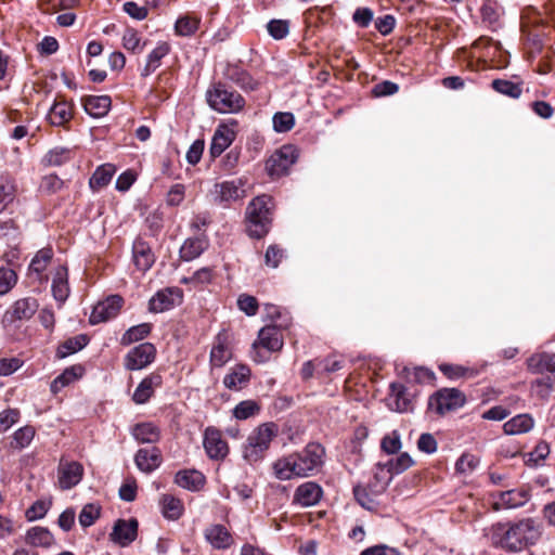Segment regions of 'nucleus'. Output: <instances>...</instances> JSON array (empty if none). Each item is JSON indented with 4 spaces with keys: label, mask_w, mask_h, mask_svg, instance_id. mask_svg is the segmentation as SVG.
<instances>
[{
    "label": "nucleus",
    "mask_w": 555,
    "mask_h": 555,
    "mask_svg": "<svg viewBox=\"0 0 555 555\" xmlns=\"http://www.w3.org/2000/svg\"><path fill=\"white\" fill-rule=\"evenodd\" d=\"M325 449L315 442L302 450L276 459L272 465L273 476L281 481L306 478L315 475L324 463Z\"/></svg>",
    "instance_id": "nucleus-1"
},
{
    "label": "nucleus",
    "mask_w": 555,
    "mask_h": 555,
    "mask_svg": "<svg viewBox=\"0 0 555 555\" xmlns=\"http://www.w3.org/2000/svg\"><path fill=\"white\" fill-rule=\"evenodd\" d=\"M541 534V526L530 517L499 522L491 527L492 544L511 553H518L537 544Z\"/></svg>",
    "instance_id": "nucleus-2"
},
{
    "label": "nucleus",
    "mask_w": 555,
    "mask_h": 555,
    "mask_svg": "<svg viewBox=\"0 0 555 555\" xmlns=\"http://www.w3.org/2000/svg\"><path fill=\"white\" fill-rule=\"evenodd\" d=\"M272 197L260 195L254 198L246 209L247 232L251 237L261 238L268 232L271 223Z\"/></svg>",
    "instance_id": "nucleus-3"
},
{
    "label": "nucleus",
    "mask_w": 555,
    "mask_h": 555,
    "mask_svg": "<svg viewBox=\"0 0 555 555\" xmlns=\"http://www.w3.org/2000/svg\"><path fill=\"white\" fill-rule=\"evenodd\" d=\"M208 105L221 114L238 113L245 106L244 98L222 81L214 82L206 91Z\"/></svg>",
    "instance_id": "nucleus-4"
},
{
    "label": "nucleus",
    "mask_w": 555,
    "mask_h": 555,
    "mask_svg": "<svg viewBox=\"0 0 555 555\" xmlns=\"http://www.w3.org/2000/svg\"><path fill=\"white\" fill-rule=\"evenodd\" d=\"M278 435V426L273 423H266L258 426L247 438L243 448V456L249 463L262 459L270 443Z\"/></svg>",
    "instance_id": "nucleus-5"
},
{
    "label": "nucleus",
    "mask_w": 555,
    "mask_h": 555,
    "mask_svg": "<svg viewBox=\"0 0 555 555\" xmlns=\"http://www.w3.org/2000/svg\"><path fill=\"white\" fill-rule=\"evenodd\" d=\"M297 158L298 150L292 144H285L267 159L266 169L269 176L273 178L282 177L287 173Z\"/></svg>",
    "instance_id": "nucleus-6"
},
{
    "label": "nucleus",
    "mask_w": 555,
    "mask_h": 555,
    "mask_svg": "<svg viewBox=\"0 0 555 555\" xmlns=\"http://www.w3.org/2000/svg\"><path fill=\"white\" fill-rule=\"evenodd\" d=\"M466 402L465 395L456 388H444L429 398L428 409L438 414L455 411Z\"/></svg>",
    "instance_id": "nucleus-7"
},
{
    "label": "nucleus",
    "mask_w": 555,
    "mask_h": 555,
    "mask_svg": "<svg viewBox=\"0 0 555 555\" xmlns=\"http://www.w3.org/2000/svg\"><path fill=\"white\" fill-rule=\"evenodd\" d=\"M262 347L270 352L279 351L283 347V336L275 325H268L262 327L258 333V340L253 344L255 351L254 360L256 362H264L267 356H263L258 348Z\"/></svg>",
    "instance_id": "nucleus-8"
},
{
    "label": "nucleus",
    "mask_w": 555,
    "mask_h": 555,
    "mask_svg": "<svg viewBox=\"0 0 555 555\" xmlns=\"http://www.w3.org/2000/svg\"><path fill=\"white\" fill-rule=\"evenodd\" d=\"M156 356V348L151 343H143L132 348L125 357V367L138 371L150 365Z\"/></svg>",
    "instance_id": "nucleus-9"
},
{
    "label": "nucleus",
    "mask_w": 555,
    "mask_h": 555,
    "mask_svg": "<svg viewBox=\"0 0 555 555\" xmlns=\"http://www.w3.org/2000/svg\"><path fill=\"white\" fill-rule=\"evenodd\" d=\"M124 305V299L119 295H111L106 299L99 301L90 314L91 324H99L115 318Z\"/></svg>",
    "instance_id": "nucleus-10"
},
{
    "label": "nucleus",
    "mask_w": 555,
    "mask_h": 555,
    "mask_svg": "<svg viewBox=\"0 0 555 555\" xmlns=\"http://www.w3.org/2000/svg\"><path fill=\"white\" fill-rule=\"evenodd\" d=\"M203 444L211 460H223L229 453L228 442L222 438L221 431L215 427L206 428Z\"/></svg>",
    "instance_id": "nucleus-11"
},
{
    "label": "nucleus",
    "mask_w": 555,
    "mask_h": 555,
    "mask_svg": "<svg viewBox=\"0 0 555 555\" xmlns=\"http://www.w3.org/2000/svg\"><path fill=\"white\" fill-rule=\"evenodd\" d=\"M182 300V291L178 287H167L158 291L149 302L151 312L159 313L173 308Z\"/></svg>",
    "instance_id": "nucleus-12"
},
{
    "label": "nucleus",
    "mask_w": 555,
    "mask_h": 555,
    "mask_svg": "<svg viewBox=\"0 0 555 555\" xmlns=\"http://www.w3.org/2000/svg\"><path fill=\"white\" fill-rule=\"evenodd\" d=\"M530 499V492L528 488L511 489L507 491L500 492L493 501V508L509 509L524 506Z\"/></svg>",
    "instance_id": "nucleus-13"
},
{
    "label": "nucleus",
    "mask_w": 555,
    "mask_h": 555,
    "mask_svg": "<svg viewBox=\"0 0 555 555\" xmlns=\"http://www.w3.org/2000/svg\"><path fill=\"white\" fill-rule=\"evenodd\" d=\"M38 301L34 297H25L16 300L4 314V321L13 323L16 321H27L38 310Z\"/></svg>",
    "instance_id": "nucleus-14"
},
{
    "label": "nucleus",
    "mask_w": 555,
    "mask_h": 555,
    "mask_svg": "<svg viewBox=\"0 0 555 555\" xmlns=\"http://www.w3.org/2000/svg\"><path fill=\"white\" fill-rule=\"evenodd\" d=\"M59 486L62 490H68L78 485L83 476V467L80 463L61 461L59 468Z\"/></svg>",
    "instance_id": "nucleus-15"
},
{
    "label": "nucleus",
    "mask_w": 555,
    "mask_h": 555,
    "mask_svg": "<svg viewBox=\"0 0 555 555\" xmlns=\"http://www.w3.org/2000/svg\"><path fill=\"white\" fill-rule=\"evenodd\" d=\"M111 540L120 546H127L133 542L138 535V521L134 518L125 520L118 519L111 532Z\"/></svg>",
    "instance_id": "nucleus-16"
},
{
    "label": "nucleus",
    "mask_w": 555,
    "mask_h": 555,
    "mask_svg": "<svg viewBox=\"0 0 555 555\" xmlns=\"http://www.w3.org/2000/svg\"><path fill=\"white\" fill-rule=\"evenodd\" d=\"M323 490L314 481H307L297 487L293 502L302 507L313 506L320 502Z\"/></svg>",
    "instance_id": "nucleus-17"
},
{
    "label": "nucleus",
    "mask_w": 555,
    "mask_h": 555,
    "mask_svg": "<svg viewBox=\"0 0 555 555\" xmlns=\"http://www.w3.org/2000/svg\"><path fill=\"white\" fill-rule=\"evenodd\" d=\"M243 185L244 183L242 179L216 183L214 186L215 201L219 203H229L244 197L245 191Z\"/></svg>",
    "instance_id": "nucleus-18"
},
{
    "label": "nucleus",
    "mask_w": 555,
    "mask_h": 555,
    "mask_svg": "<svg viewBox=\"0 0 555 555\" xmlns=\"http://www.w3.org/2000/svg\"><path fill=\"white\" fill-rule=\"evenodd\" d=\"M163 462L162 452L157 447L139 449L134 455V463L139 470L150 474L157 469Z\"/></svg>",
    "instance_id": "nucleus-19"
},
{
    "label": "nucleus",
    "mask_w": 555,
    "mask_h": 555,
    "mask_svg": "<svg viewBox=\"0 0 555 555\" xmlns=\"http://www.w3.org/2000/svg\"><path fill=\"white\" fill-rule=\"evenodd\" d=\"M526 364L530 373H550L555 379V352H535L527 359Z\"/></svg>",
    "instance_id": "nucleus-20"
},
{
    "label": "nucleus",
    "mask_w": 555,
    "mask_h": 555,
    "mask_svg": "<svg viewBox=\"0 0 555 555\" xmlns=\"http://www.w3.org/2000/svg\"><path fill=\"white\" fill-rule=\"evenodd\" d=\"M205 540L216 550L229 548L234 540L230 531L220 524L208 526L204 530Z\"/></svg>",
    "instance_id": "nucleus-21"
},
{
    "label": "nucleus",
    "mask_w": 555,
    "mask_h": 555,
    "mask_svg": "<svg viewBox=\"0 0 555 555\" xmlns=\"http://www.w3.org/2000/svg\"><path fill=\"white\" fill-rule=\"evenodd\" d=\"M385 400L387 406L392 411L406 412L413 409V403L406 395L405 387L399 383L390 384V391Z\"/></svg>",
    "instance_id": "nucleus-22"
},
{
    "label": "nucleus",
    "mask_w": 555,
    "mask_h": 555,
    "mask_svg": "<svg viewBox=\"0 0 555 555\" xmlns=\"http://www.w3.org/2000/svg\"><path fill=\"white\" fill-rule=\"evenodd\" d=\"M231 358L232 352L228 344V336L225 333H219L210 351V365L222 367Z\"/></svg>",
    "instance_id": "nucleus-23"
},
{
    "label": "nucleus",
    "mask_w": 555,
    "mask_h": 555,
    "mask_svg": "<svg viewBox=\"0 0 555 555\" xmlns=\"http://www.w3.org/2000/svg\"><path fill=\"white\" fill-rule=\"evenodd\" d=\"M209 246V241L205 234L196 237H189L180 248V258L184 261H191L199 257Z\"/></svg>",
    "instance_id": "nucleus-24"
},
{
    "label": "nucleus",
    "mask_w": 555,
    "mask_h": 555,
    "mask_svg": "<svg viewBox=\"0 0 555 555\" xmlns=\"http://www.w3.org/2000/svg\"><path fill=\"white\" fill-rule=\"evenodd\" d=\"M162 385V376L159 374H151L143 378L141 383L135 388L132 400L137 404L146 403L150 398L153 396L155 388Z\"/></svg>",
    "instance_id": "nucleus-25"
},
{
    "label": "nucleus",
    "mask_w": 555,
    "mask_h": 555,
    "mask_svg": "<svg viewBox=\"0 0 555 555\" xmlns=\"http://www.w3.org/2000/svg\"><path fill=\"white\" fill-rule=\"evenodd\" d=\"M235 132L227 126H219L214 133L210 144V155L216 158L220 156L234 141Z\"/></svg>",
    "instance_id": "nucleus-26"
},
{
    "label": "nucleus",
    "mask_w": 555,
    "mask_h": 555,
    "mask_svg": "<svg viewBox=\"0 0 555 555\" xmlns=\"http://www.w3.org/2000/svg\"><path fill=\"white\" fill-rule=\"evenodd\" d=\"M133 262L140 271H147L154 263L155 257L150 245L143 240H135L132 246Z\"/></svg>",
    "instance_id": "nucleus-27"
},
{
    "label": "nucleus",
    "mask_w": 555,
    "mask_h": 555,
    "mask_svg": "<svg viewBox=\"0 0 555 555\" xmlns=\"http://www.w3.org/2000/svg\"><path fill=\"white\" fill-rule=\"evenodd\" d=\"M82 105L88 115L101 118L109 112L112 100L108 95H89L82 100Z\"/></svg>",
    "instance_id": "nucleus-28"
},
{
    "label": "nucleus",
    "mask_w": 555,
    "mask_h": 555,
    "mask_svg": "<svg viewBox=\"0 0 555 555\" xmlns=\"http://www.w3.org/2000/svg\"><path fill=\"white\" fill-rule=\"evenodd\" d=\"M47 118L50 125L63 127L73 118V105L66 101H55L50 107Z\"/></svg>",
    "instance_id": "nucleus-29"
},
{
    "label": "nucleus",
    "mask_w": 555,
    "mask_h": 555,
    "mask_svg": "<svg viewBox=\"0 0 555 555\" xmlns=\"http://www.w3.org/2000/svg\"><path fill=\"white\" fill-rule=\"evenodd\" d=\"M225 77L246 91L258 89L259 82L255 80L247 72L237 66H228L224 73Z\"/></svg>",
    "instance_id": "nucleus-30"
},
{
    "label": "nucleus",
    "mask_w": 555,
    "mask_h": 555,
    "mask_svg": "<svg viewBox=\"0 0 555 555\" xmlns=\"http://www.w3.org/2000/svg\"><path fill=\"white\" fill-rule=\"evenodd\" d=\"M68 273L67 268L65 266H60L53 275L52 280V294L55 300L60 302H64L69 294L68 286Z\"/></svg>",
    "instance_id": "nucleus-31"
},
{
    "label": "nucleus",
    "mask_w": 555,
    "mask_h": 555,
    "mask_svg": "<svg viewBox=\"0 0 555 555\" xmlns=\"http://www.w3.org/2000/svg\"><path fill=\"white\" fill-rule=\"evenodd\" d=\"M25 541L31 546L49 547L54 543V537L48 528L36 526L27 530Z\"/></svg>",
    "instance_id": "nucleus-32"
},
{
    "label": "nucleus",
    "mask_w": 555,
    "mask_h": 555,
    "mask_svg": "<svg viewBox=\"0 0 555 555\" xmlns=\"http://www.w3.org/2000/svg\"><path fill=\"white\" fill-rule=\"evenodd\" d=\"M250 377V370L246 365H236L223 378V384L231 390L241 389Z\"/></svg>",
    "instance_id": "nucleus-33"
},
{
    "label": "nucleus",
    "mask_w": 555,
    "mask_h": 555,
    "mask_svg": "<svg viewBox=\"0 0 555 555\" xmlns=\"http://www.w3.org/2000/svg\"><path fill=\"white\" fill-rule=\"evenodd\" d=\"M132 436L140 443H156L160 438V430L153 423H140L133 427Z\"/></svg>",
    "instance_id": "nucleus-34"
},
{
    "label": "nucleus",
    "mask_w": 555,
    "mask_h": 555,
    "mask_svg": "<svg viewBox=\"0 0 555 555\" xmlns=\"http://www.w3.org/2000/svg\"><path fill=\"white\" fill-rule=\"evenodd\" d=\"M175 481L178 486L194 491L204 486L205 477L202 473L195 469L180 470L176 474Z\"/></svg>",
    "instance_id": "nucleus-35"
},
{
    "label": "nucleus",
    "mask_w": 555,
    "mask_h": 555,
    "mask_svg": "<svg viewBox=\"0 0 555 555\" xmlns=\"http://www.w3.org/2000/svg\"><path fill=\"white\" fill-rule=\"evenodd\" d=\"M82 374L83 367L80 365H74L65 369L63 373L55 377L51 383V391L53 393L60 392L64 387L80 378Z\"/></svg>",
    "instance_id": "nucleus-36"
},
{
    "label": "nucleus",
    "mask_w": 555,
    "mask_h": 555,
    "mask_svg": "<svg viewBox=\"0 0 555 555\" xmlns=\"http://www.w3.org/2000/svg\"><path fill=\"white\" fill-rule=\"evenodd\" d=\"M170 52V46L167 42H160L157 47L147 55L146 64L141 72L142 77L150 76L160 66V61Z\"/></svg>",
    "instance_id": "nucleus-37"
},
{
    "label": "nucleus",
    "mask_w": 555,
    "mask_h": 555,
    "mask_svg": "<svg viewBox=\"0 0 555 555\" xmlns=\"http://www.w3.org/2000/svg\"><path fill=\"white\" fill-rule=\"evenodd\" d=\"M115 171V167L112 164L101 165L91 176L89 180V186L93 191H99L105 188L111 182Z\"/></svg>",
    "instance_id": "nucleus-38"
},
{
    "label": "nucleus",
    "mask_w": 555,
    "mask_h": 555,
    "mask_svg": "<svg viewBox=\"0 0 555 555\" xmlns=\"http://www.w3.org/2000/svg\"><path fill=\"white\" fill-rule=\"evenodd\" d=\"M533 420L529 414H519L507 421L503 425V429L507 435H520L528 433L533 427Z\"/></svg>",
    "instance_id": "nucleus-39"
},
{
    "label": "nucleus",
    "mask_w": 555,
    "mask_h": 555,
    "mask_svg": "<svg viewBox=\"0 0 555 555\" xmlns=\"http://www.w3.org/2000/svg\"><path fill=\"white\" fill-rule=\"evenodd\" d=\"M393 473L388 467V463H377L374 467V482L371 485L375 488L376 493L383 492L391 481Z\"/></svg>",
    "instance_id": "nucleus-40"
},
{
    "label": "nucleus",
    "mask_w": 555,
    "mask_h": 555,
    "mask_svg": "<svg viewBox=\"0 0 555 555\" xmlns=\"http://www.w3.org/2000/svg\"><path fill=\"white\" fill-rule=\"evenodd\" d=\"M160 503L163 515L165 518L177 520L182 516L184 507L179 499L169 494H165Z\"/></svg>",
    "instance_id": "nucleus-41"
},
{
    "label": "nucleus",
    "mask_w": 555,
    "mask_h": 555,
    "mask_svg": "<svg viewBox=\"0 0 555 555\" xmlns=\"http://www.w3.org/2000/svg\"><path fill=\"white\" fill-rule=\"evenodd\" d=\"M480 13L483 22L491 26H498L503 15V9L496 0H485Z\"/></svg>",
    "instance_id": "nucleus-42"
},
{
    "label": "nucleus",
    "mask_w": 555,
    "mask_h": 555,
    "mask_svg": "<svg viewBox=\"0 0 555 555\" xmlns=\"http://www.w3.org/2000/svg\"><path fill=\"white\" fill-rule=\"evenodd\" d=\"M88 344V338L86 335H77L75 337L68 338L63 344H61L57 348L56 356L60 359L66 358L79 350H81Z\"/></svg>",
    "instance_id": "nucleus-43"
},
{
    "label": "nucleus",
    "mask_w": 555,
    "mask_h": 555,
    "mask_svg": "<svg viewBox=\"0 0 555 555\" xmlns=\"http://www.w3.org/2000/svg\"><path fill=\"white\" fill-rule=\"evenodd\" d=\"M375 488L372 485L369 487L357 486L353 489L354 498L357 502L366 509H374L377 505L376 502V492Z\"/></svg>",
    "instance_id": "nucleus-44"
},
{
    "label": "nucleus",
    "mask_w": 555,
    "mask_h": 555,
    "mask_svg": "<svg viewBox=\"0 0 555 555\" xmlns=\"http://www.w3.org/2000/svg\"><path fill=\"white\" fill-rule=\"evenodd\" d=\"M151 328L152 326L150 323H141L132 326L122 334L120 344L128 346L132 343L142 340L151 333Z\"/></svg>",
    "instance_id": "nucleus-45"
},
{
    "label": "nucleus",
    "mask_w": 555,
    "mask_h": 555,
    "mask_svg": "<svg viewBox=\"0 0 555 555\" xmlns=\"http://www.w3.org/2000/svg\"><path fill=\"white\" fill-rule=\"evenodd\" d=\"M53 258V250L50 247H44L36 253L29 264V271L36 274H41L50 264Z\"/></svg>",
    "instance_id": "nucleus-46"
},
{
    "label": "nucleus",
    "mask_w": 555,
    "mask_h": 555,
    "mask_svg": "<svg viewBox=\"0 0 555 555\" xmlns=\"http://www.w3.org/2000/svg\"><path fill=\"white\" fill-rule=\"evenodd\" d=\"M491 86L496 92L513 99L519 98L522 92L521 85L511 80L494 79Z\"/></svg>",
    "instance_id": "nucleus-47"
},
{
    "label": "nucleus",
    "mask_w": 555,
    "mask_h": 555,
    "mask_svg": "<svg viewBox=\"0 0 555 555\" xmlns=\"http://www.w3.org/2000/svg\"><path fill=\"white\" fill-rule=\"evenodd\" d=\"M198 25L199 18L185 15L176 22L175 29L177 35L186 37L194 35L198 29Z\"/></svg>",
    "instance_id": "nucleus-48"
},
{
    "label": "nucleus",
    "mask_w": 555,
    "mask_h": 555,
    "mask_svg": "<svg viewBox=\"0 0 555 555\" xmlns=\"http://www.w3.org/2000/svg\"><path fill=\"white\" fill-rule=\"evenodd\" d=\"M554 378L551 376H544L534 379L531 383V391L540 399H547L553 391Z\"/></svg>",
    "instance_id": "nucleus-49"
},
{
    "label": "nucleus",
    "mask_w": 555,
    "mask_h": 555,
    "mask_svg": "<svg viewBox=\"0 0 555 555\" xmlns=\"http://www.w3.org/2000/svg\"><path fill=\"white\" fill-rule=\"evenodd\" d=\"M35 429L31 426H25L17 429L13 434V440L11 442L12 448L22 450L28 447L34 439Z\"/></svg>",
    "instance_id": "nucleus-50"
},
{
    "label": "nucleus",
    "mask_w": 555,
    "mask_h": 555,
    "mask_svg": "<svg viewBox=\"0 0 555 555\" xmlns=\"http://www.w3.org/2000/svg\"><path fill=\"white\" fill-rule=\"evenodd\" d=\"M479 459L470 453H464L455 463V470L461 475L472 474L479 465Z\"/></svg>",
    "instance_id": "nucleus-51"
},
{
    "label": "nucleus",
    "mask_w": 555,
    "mask_h": 555,
    "mask_svg": "<svg viewBox=\"0 0 555 555\" xmlns=\"http://www.w3.org/2000/svg\"><path fill=\"white\" fill-rule=\"evenodd\" d=\"M260 411L259 404L254 400H245L240 402L233 410V415L237 420H247Z\"/></svg>",
    "instance_id": "nucleus-52"
},
{
    "label": "nucleus",
    "mask_w": 555,
    "mask_h": 555,
    "mask_svg": "<svg viewBox=\"0 0 555 555\" xmlns=\"http://www.w3.org/2000/svg\"><path fill=\"white\" fill-rule=\"evenodd\" d=\"M72 158V152L65 147H55L47 153L44 162L49 166H61Z\"/></svg>",
    "instance_id": "nucleus-53"
},
{
    "label": "nucleus",
    "mask_w": 555,
    "mask_h": 555,
    "mask_svg": "<svg viewBox=\"0 0 555 555\" xmlns=\"http://www.w3.org/2000/svg\"><path fill=\"white\" fill-rule=\"evenodd\" d=\"M122 47L132 53H140L144 48V43H141V38L137 30L128 28L122 35Z\"/></svg>",
    "instance_id": "nucleus-54"
},
{
    "label": "nucleus",
    "mask_w": 555,
    "mask_h": 555,
    "mask_svg": "<svg viewBox=\"0 0 555 555\" xmlns=\"http://www.w3.org/2000/svg\"><path fill=\"white\" fill-rule=\"evenodd\" d=\"M295 125V117L288 112H279L273 116V129L276 132H287Z\"/></svg>",
    "instance_id": "nucleus-55"
},
{
    "label": "nucleus",
    "mask_w": 555,
    "mask_h": 555,
    "mask_svg": "<svg viewBox=\"0 0 555 555\" xmlns=\"http://www.w3.org/2000/svg\"><path fill=\"white\" fill-rule=\"evenodd\" d=\"M51 502L38 500L25 512V517L28 521H35L43 518L50 509Z\"/></svg>",
    "instance_id": "nucleus-56"
},
{
    "label": "nucleus",
    "mask_w": 555,
    "mask_h": 555,
    "mask_svg": "<svg viewBox=\"0 0 555 555\" xmlns=\"http://www.w3.org/2000/svg\"><path fill=\"white\" fill-rule=\"evenodd\" d=\"M268 33L276 40L285 38L289 33V23L286 20H271L267 24Z\"/></svg>",
    "instance_id": "nucleus-57"
},
{
    "label": "nucleus",
    "mask_w": 555,
    "mask_h": 555,
    "mask_svg": "<svg viewBox=\"0 0 555 555\" xmlns=\"http://www.w3.org/2000/svg\"><path fill=\"white\" fill-rule=\"evenodd\" d=\"M100 506L95 504L85 505L79 514V524L85 528L92 526L100 517Z\"/></svg>",
    "instance_id": "nucleus-58"
},
{
    "label": "nucleus",
    "mask_w": 555,
    "mask_h": 555,
    "mask_svg": "<svg viewBox=\"0 0 555 555\" xmlns=\"http://www.w3.org/2000/svg\"><path fill=\"white\" fill-rule=\"evenodd\" d=\"M387 463L393 475H398L411 467L414 464V461L409 453L403 452L396 459L387 461Z\"/></svg>",
    "instance_id": "nucleus-59"
},
{
    "label": "nucleus",
    "mask_w": 555,
    "mask_h": 555,
    "mask_svg": "<svg viewBox=\"0 0 555 555\" xmlns=\"http://www.w3.org/2000/svg\"><path fill=\"white\" fill-rule=\"evenodd\" d=\"M382 450L387 454H395L401 449V440L398 431L393 430L380 441Z\"/></svg>",
    "instance_id": "nucleus-60"
},
{
    "label": "nucleus",
    "mask_w": 555,
    "mask_h": 555,
    "mask_svg": "<svg viewBox=\"0 0 555 555\" xmlns=\"http://www.w3.org/2000/svg\"><path fill=\"white\" fill-rule=\"evenodd\" d=\"M237 307L241 311L246 313L248 317H253L257 314L259 305L256 297L242 294L237 298Z\"/></svg>",
    "instance_id": "nucleus-61"
},
{
    "label": "nucleus",
    "mask_w": 555,
    "mask_h": 555,
    "mask_svg": "<svg viewBox=\"0 0 555 555\" xmlns=\"http://www.w3.org/2000/svg\"><path fill=\"white\" fill-rule=\"evenodd\" d=\"M17 275L10 268H0V295H4L11 291L16 284Z\"/></svg>",
    "instance_id": "nucleus-62"
},
{
    "label": "nucleus",
    "mask_w": 555,
    "mask_h": 555,
    "mask_svg": "<svg viewBox=\"0 0 555 555\" xmlns=\"http://www.w3.org/2000/svg\"><path fill=\"white\" fill-rule=\"evenodd\" d=\"M345 365L343 359H338L335 356H330L325 359L318 361V369L322 373H334L341 370Z\"/></svg>",
    "instance_id": "nucleus-63"
},
{
    "label": "nucleus",
    "mask_w": 555,
    "mask_h": 555,
    "mask_svg": "<svg viewBox=\"0 0 555 555\" xmlns=\"http://www.w3.org/2000/svg\"><path fill=\"white\" fill-rule=\"evenodd\" d=\"M360 555H401V553L387 544H376L363 550Z\"/></svg>",
    "instance_id": "nucleus-64"
}]
</instances>
